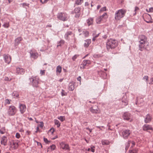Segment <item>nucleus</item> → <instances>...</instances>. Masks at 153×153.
I'll list each match as a JSON object with an SVG mask.
<instances>
[{"mask_svg": "<svg viewBox=\"0 0 153 153\" xmlns=\"http://www.w3.org/2000/svg\"><path fill=\"white\" fill-rule=\"evenodd\" d=\"M102 16L103 18H104V19H106L108 18V16L107 15V14L105 13L102 16Z\"/></svg>", "mask_w": 153, "mask_h": 153, "instance_id": "39", "label": "nucleus"}, {"mask_svg": "<svg viewBox=\"0 0 153 153\" xmlns=\"http://www.w3.org/2000/svg\"><path fill=\"white\" fill-rule=\"evenodd\" d=\"M67 95V93L66 92H65L64 90L63 89H62L61 91V95L62 96H66Z\"/></svg>", "mask_w": 153, "mask_h": 153, "instance_id": "38", "label": "nucleus"}, {"mask_svg": "<svg viewBox=\"0 0 153 153\" xmlns=\"http://www.w3.org/2000/svg\"><path fill=\"white\" fill-rule=\"evenodd\" d=\"M81 80V77L80 76H79L77 78V80L78 81H79L80 82Z\"/></svg>", "mask_w": 153, "mask_h": 153, "instance_id": "61", "label": "nucleus"}, {"mask_svg": "<svg viewBox=\"0 0 153 153\" xmlns=\"http://www.w3.org/2000/svg\"><path fill=\"white\" fill-rule=\"evenodd\" d=\"M3 27H4L8 28L9 27V23L8 22H5L2 25Z\"/></svg>", "mask_w": 153, "mask_h": 153, "instance_id": "30", "label": "nucleus"}, {"mask_svg": "<svg viewBox=\"0 0 153 153\" xmlns=\"http://www.w3.org/2000/svg\"><path fill=\"white\" fill-rule=\"evenodd\" d=\"M22 39V38L21 37H19L16 38L15 40V45H17L20 43V41Z\"/></svg>", "mask_w": 153, "mask_h": 153, "instance_id": "25", "label": "nucleus"}, {"mask_svg": "<svg viewBox=\"0 0 153 153\" xmlns=\"http://www.w3.org/2000/svg\"><path fill=\"white\" fill-rule=\"evenodd\" d=\"M152 118L150 114H148L146 116L144 119V122L146 123H150L152 120Z\"/></svg>", "mask_w": 153, "mask_h": 153, "instance_id": "20", "label": "nucleus"}, {"mask_svg": "<svg viewBox=\"0 0 153 153\" xmlns=\"http://www.w3.org/2000/svg\"><path fill=\"white\" fill-rule=\"evenodd\" d=\"M13 145L15 146V147H14V149H16L18 146V143H17L13 142Z\"/></svg>", "mask_w": 153, "mask_h": 153, "instance_id": "47", "label": "nucleus"}, {"mask_svg": "<svg viewBox=\"0 0 153 153\" xmlns=\"http://www.w3.org/2000/svg\"><path fill=\"white\" fill-rule=\"evenodd\" d=\"M101 143L102 145H108L110 144V142L107 140H102L101 141Z\"/></svg>", "mask_w": 153, "mask_h": 153, "instance_id": "27", "label": "nucleus"}, {"mask_svg": "<svg viewBox=\"0 0 153 153\" xmlns=\"http://www.w3.org/2000/svg\"><path fill=\"white\" fill-rule=\"evenodd\" d=\"M106 10V7H102L100 9V11H105Z\"/></svg>", "mask_w": 153, "mask_h": 153, "instance_id": "52", "label": "nucleus"}, {"mask_svg": "<svg viewBox=\"0 0 153 153\" xmlns=\"http://www.w3.org/2000/svg\"><path fill=\"white\" fill-rule=\"evenodd\" d=\"M50 147L51 149L54 150L56 148V146L54 145H52L50 146Z\"/></svg>", "mask_w": 153, "mask_h": 153, "instance_id": "54", "label": "nucleus"}, {"mask_svg": "<svg viewBox=\"0 0 153 153\" xmlns=\"http://www.w3.org/2000/svg\"><path fill=\"white\" fill-rule=\"evenodd\" d=\"M12 95L13 96L15 97H18L19 95L18 93L16 91H14L13 92L12 94Z\"/></svg>", "mask_w": 153, "mask_h": 153, "instance_id": "36", "label": "nucleus"}, {"mask_svg": "<svg viewBox=\"0 0 153 153\" xmlns=\"http://www.w3.org/2000/svg\"><path fill=\"white\" fill-rule=\"evenodd\" d=\"M138 41L148 42L147 37L143 35H139L138 36Z\"/></svg>", "mask_w": 153, "mask_h": 153, "instance_id": "17", "label": "nucleus"}, {"mask_svg": "<svg viewBox=\"0 0 153 153\" xmlns=\"http://www.w3.org/2000/svg\"><path fill=\"white\" fill-rule=\"evenodd\" d=\"M102 16H100L99 17L100 18V20H101V21H102L103 19H104V18H103L102 17Z\"/></svg>", "mask_w": 153, "mask_h": 153, "instance_id": "62", "label": "nucleus"}, {"mask_svg": "<svg viewBox=\"0 0 153 153\" xmlns=\"http://www.w3.org/2000/svg\"><path fill=\"white\" fill-rule=\"evenodd\" d=\"M148 77L147 76H145L143 78V80H145L146 82H148Z\"/></svg>", "mask_w": 153, "mask_h": 153, "instance_id": "46", "label": "nucleus"}, {"mask_svg": "<svg viewBox=\"0 0 153 153\" xmlns=\"http://www.w3.org/2000/svg\"><path fill=\"white\" fill-rule=\"evenodd\" d=\"M83 2V0H76V4L77 5L81 4Z\"/></svg>", "mask_w": 153, "mask_h": 153, "instance_id": "33", "label": "nucleus"}, {"mask_svg": "<svg viewBox=\"0 0 153 153\" xmlns=\"http://www.w3.org/2000/svg\"><path fill=\"white\" fill-rule=\"evenodd\" d=\"M101 22V21L99 17H98L96 19V22L97 23L100 24Z\"/></svg>", "mask_w": 153, "mask_h": 153, "instance_id": "42", "label": "nucleus"}, {"mask_svg": "<svg viewBox=\"0 0 153 153\" xmlns=\"http://www.w3.org/2000/svg\"><path fill=\"white\" fill-rule=\"evenodd\" d=\"M82 34L86 37H88L89 35V32L87 31L84 30L82 31Z\"/></svg>", "mask_w": 153, "mask_h": 153, "instance_id": "32", "label": "nucleus"}, {"mask_svg": "<svg viewBox=\"0 0 153 153\" xmlns=\"http://www.w3.org/2000/svg\"><path fill=\"white\" fill-rule=\"evenodd\" d=\"M45 73V70H40V74L41 75H44Z\"/></svg>", "mask_w": 153, "mask_h": 153, "instance_id": "43", "label": "nucleus"}, {"mask_svg": "<svg viewBox=\"0 0 153 153\" xmlns=\"http://www.w3.org/2000/svg\"><path fill=\"white\" fill-rule=\"evenodd\" d=\"M5 132V129L4 127H2L0 129V133L1 134H4Z\"/></svg>", "mask_w": 153, "mask_h": 153, "instance_id": "35", "label": "nucleus"}, {"mask_svg": "<svg viewBox=\"0 0 153 153\" xmlns=\"http://www.w3.org/2000/svg\"><path fill=\"white\" fill-rule=\"evenodd\" d=\"M4 58L5 62L8 64L10 63L11 60L10 56L8 54H4Z\"/></svg>", "mask_w": 153, "mask_h": 153, "instance_id": "14", "label": "nucleus"}, {"mask_svg": "<svg viewBox=\"0 0 153 153\" xmlns=\"http://www.w3.org/2000/svg\"><path fill=\"white\" fill-rule=\"evenodd\" d=\"M91 107L90 109V110L92 113L97 114L99 112V108L97 106V103L94 102L93 105H91Z\"/></svg>", "mask_w": 153, "mask_h": 153, "instance_id": "6", "label": "nucleus"}, {"mask_svg": "<svg viewBox=\"0 0 153 153\" xmlns=\"http://www.w3.org/2000/svg\"><path fill=\"white\" fill-rule=\"evenodd\" d=\"M58 119L60 120L61 122L65 120V117L62 116L58 117Z\"/></svg>", "mask_w": 153, "mask_h": 153, "instance_id": "34", "label": "nucleus"}, {"mask_svg": "<svg viewBox=\"0 0 153 153\" xmlns=\"http://www.w3.org/2000/svg\"><path fill=\"white\" fill-rule=\"evenodd\" d=\"M137 149H133L131 150L130 151V153H137Z\"/></svg>", "mask_w": 153, "mask_h": 153, "instance_id": "41", "label": "nucleus"}, {"mask_svg": "<svg viewBox=\"0 0 153 153\" xmlns=\"http://www.w3.org/2000/svg\"><path fill=\"white\" fill-rule=\"evenodd\" d=\"M31 85L33 87L37 88L38 87L39 78L37 76H32L29 78Z\"/></svg>", "mask_w": 153, "mask_h": 153, "instance_id": "3", "label": "nucleus"}, {"mask_svg": "<svg viewBox=\"0 0 153 153\" xmlns=\"http://www.w3.org/2000/svg\"><path fill=\"white\" fill-rule=\"evenodd\" d=\"M150 84H153V78H151L150 79Z\"/></svg>", "mask_w": 153, "mask_h": 153, "instance_id": "60", "label": "nucleus"}, {"mask_svg": "<svg viewBox=\"0 0 153 153\" xmlns=\"http://www.w3.org/2000/svg\"><path fill=\"white\" fill-rule=\"evenodd\" d=\"M94 21V18H89L86 20V22L88 26L93 24Z\"/></svg>", "mask_w": 153, "mask_h": 153, "instance_id": "22", "label": "nucleus"}, {"mask_svg": "<svg viewBox=\"0 0 153 153\" xmlns=\"http://www.w3.org/2000/svg\"><path fill=\"white\" fill-rule=\"evenodd\" d=\"M65 43V41L63 40H61L60 41L58 42V45L57 47H58L59 46H61L63 45Z\"/></svg>", "mask_w": 153, "mask_h": 153, "instance_id": "28", "label": "nucleus"}, {"mask_svg": "<svg viewBox=\"0 0 153 153\" xmlns=\"http://www.w3.org/2000/svg\"><path fill=\"white\" fill-rule=\"evenodd\" d=\"M139 42V50L141 51H143L144 49L147 50L146 47L145 48V44H147V46H148L149 43L148 42H143V41L140 42L138 41Z\"/></svg>", "mask_w": 153, "mask_h": 153, "instance_id": "7", "label": "nucleus"}, {"mask_svg": "<svg viewBox=\"0 0 153 153\" xmlns=\"http://www.w3.org/2000/svg\"><path fill=\"white\" fill-rule=\"evenodd\" d=\"M81 7H77L75 8L73 11H72V14L75 13V17L76 18H79L80 15Z\"/></svg>", "mask_w": 153, "mask_h": 153, "instance_id": "9", "label": "nucleus"}, {"mask_svg": "<svg viewBox=\"0 0 153 153\" xmlns=\"http://www.w3.org/2000/svg\"><path fill=\"white\" fill-rule=\"evenodd\" d=\"M122 102L124 106L127 105L128 104V100L126 93L123 94V96L122 98Z\"/></svg>", "mask_w": 153, "mask_h": 153, "instance_id": "11", "label": "nucleus"}, {"mask_svg": "<svg viewBox=\"0 0 153 153\" xmlns=\"http://www.w3.org/2000/svg\"><path fill=\"white\" fill-rule=\"evenodd\" d=\"M25 72V70L22 68L18 67L16 68V73L18 74H23Z\"/></svg>", "mask_w": 153, "mask_h": 153, "instance_id": "19", "label": "nucleus"}, {"mask_svg": "<svg viewBox=\"0 0 153 153\" xmlns=\"http://www.w3.org/2000/svg\"><path fill=\"white\" fill-rule=\"evenodd\" d=\"M90 64L91 61L90 60H84L80 65V68L83 69L85 68L86 66Z\"/></svg>", "mask_w": 153, "mask_h": 153, "instance_id": "13", "label": "nucleus"}, {"mask_svg": "<svg viewBox=\"0 0 153 153\" xmlns=\"http://www.w3.org/2000/svg\"><path fill=\"white\" fill-rule=\"evenodd\" d=\"M55 130L53 128H51L50 130V131H51V134H53V133L54 131H55Z\"/></svg>", "mask_w": 153, "mask_h": 153, "instance_id": "59", "label": "nucleus"}, {"mask_svg": "<svg viewBox=\"0 0 153 153\" xmlns=\"http://www.w3.org/2000/svg\"><path fill=\"white\" fill-rule=\"evenodd\" d=\"M91 42V39H87L85 41V42L84 44V46L85 48H87L89 46V45Z\"/></svg>", "mask_w": 153, "mask_h": 153, "instance_id": "23", "label": "nucleus"}, {"mask_svg": "<svg viewBox=\"0 0 153 153\" xmlns=\"http://www.w3.org/2000/svg\"><path fill=\"white\" fill-rule=\"evenodd\" d=\"M139 8L138 7H135V10H134V11H135V13L134 14V15H136V11L138 10H139Z\"/></svg>", "mask_w": 153, "mask_h": 153, "instance_id": "50", "label": "nucleus"}, {"mask_svg": "<svg viewBox=\"0 0 153 153\" xmlns=\"http://www.w3.org/2000/svg\"><path fill=\"white\" fill-rule=\"evenodd\" d=\"M123 117L124 120H128L129 122H131L132 120L131 115L128 112H126L123 114Z\"/></svg>", "mask_w": 153, "mask_h": 153, "instance_id": "8", "label": "nucleus"}, {"mask_svg": "<svg viewBox=\"0 0 153 153\" xmlns=\"http://www.w3.org/2000/svg\"><path fill=\"white\" fill-rule=\"evenodd\" d=\"M20 134L19 133H17L16 134V137L17 138L19 139L20 138Z\"/></svg>", "mask_w": 153, "mask_h": 153, "instance_id": "53", "label": "nucleus"}, {"mask_svg": "<svg viewBox=\"0 0 153 153\" xmlns=\"http://www.w3.org/2000/svg\"><path fill=\"white\" fill-rule=\"evenodd\" d=\"M126 11L121 9L116 11L114 15V19L116 21L119 20L125 15Z\"/></svg>", "mask_w": 153, "mask_h": 153, "instance_id": "2", "label": "nucleus"}, {"mask_svg": "<svg viewBox=\"0 0 153 153\" xmlns=\"http://www.w3.org/2000/svg\"><path fill=\"white\" fill-rule=\"evenodd\" d=\"M62 71V67L59 65L58 66L56 67V72L57 73H60Z\"/></svg>", "mask_w": 153, "mask_h": 153, "instance_id": "29", "label": "nucleus"}, {"mask_svg": "<svg viewBox=\"0 0 153 153\" xmlns=\"http://www.w3.org/2000/svg\"><path fill=\"white\" fill-rule=\"evenodd\" d=\"M21 4L22 5V6L24 7V6H28V7H29V4L25 3H23L22 4Z\"/></svg>", "mask_w": 153, "mask_h": 153, "instance_id": "44", "label": "nucleus"}, {"mask_svg": "<svg viewBox=\"0 0 153 153\" xmlns=\"http://www.w3.org/2000/svg\"><path fill=\"white\" fill-rule=\"evenodd\" d=\"M95 31L93 32V36H94L95 38H96L97 37H98V36H99V33L96 35L95 34Z\"/></svg>", "mask_w": 153, "mask_h": 153, "instance_id": "48", "label": "nucleus"}, {"mask_svg": "<svg viewBox=\"0 0 153 153\" xmlns=\"http://www.w3.org/2000/svg\"><path fill=\"white\" fill-rule=\"evenodd\" d=\"M38 126H40L41 128H42L43 126V123L42 122H40V124Z\"/></svg>", "mask_w": 153, "mask_h": 153, "instance_id": "58", "label": "nucleus"}, {"mask_svg": "<svg viewBox=\"0 0 153 153\" xmlns=\"http://www.w3.org/2000/svg\"><path fill=\"white\" fill-rule=\"evenodd\" d=\"M147 11L148 12H153V7H152L149 8L148 10H147Z\"/></svg>", "mask_w": 153, "mask_h": 153, "instance_id": "45", "label": "nucleus"}, {"mask_svg": "<svg viewBox=\"0 0 153 153\" xmlns=\"http://www.w3.org/2000/svg\"><path fill=\"white\" fill-rule=\"evenodd\" d=\"M130 141H129L128 142L126 145V150L128 149V147H129Z\"/></svg>", "mask_w": 153, "mask_h": 153, "instance_id": "49", "label": "nucleus"}, {"mask_svg": "<svg viewBox=\"0 0 153 153\" xmlns=\"http://www.w3.org/2000/svg\"><path fill=\"white\" fill-rule=\"evenodd\" d=\"M5 104H9L10 103V102L8 99H7L5 100Z\"/></svg>", "mask_w": 153, "mask_h": 153, "instance_id": "51", "label": "nucleus"}, {"mask_svg": "<svg viewBox=\"0 0 153 153\" xmlns=\"http://www.w3.org/2000/svg\"><path fill=\"white\" fill-rule=\"evenodd\" d=\"M78 56V55H75L72 57V59L73 60L75 61Z\"/></svg>", "mask_w": 153, "mask_h": 153, "instance_id": "40", "label": "nucleus"}, {"mask_svg": "<svg viewBox=\"0 0 153 153\" xmlns=\"http://www.w3.org/2000/svg\"><path fill=\"white\" fill-rule=\"evenodd\" d=\"M19 108L21 113L23 114L26 111V106L25 105L23 104H19Z\"/></svg>", "mask_w": 153, "mask_h": 153, "instance_id": "15", "label": "nucleus"}, {"mask_svg": "<svg viewBox=\"0 0 153 153\" xmlns=\"http://www.w3.org/2000/svg\"><path fill=\"white\" fill-rule=\"evenodd\" d=\"M131 133V132L129 130H124L122 132V137L125 139H127Z\"/></svg>", "mask_w": 153, "mask_h": 153, "instance_id": "10", "label": "nucleus"}, {"mask_svg": "<svg viewBox=\"0 0 153 153\" xmlns=\"http://www.w3.org/2000/svg\"><path fill=\"white\" fill-rule=\"evenodd\" d=\"M57 138H58V136L56 135V136H55L54 137L52 138V140H54Z\"/></svg>", "mask_w": 153, "mask_h": 153, "instance_id": "63", "label": "nucleus"}, {"mask_svg": "<svg viewBox=\"0 0 153 153\" xmlns=\"http://www.w3.org/2000/svg\"><path fill=\"white\" fill-rule=\"evenodd\" d=\"M75 88L74 85L72 83H70L68 85V89L69 91H73Z\"/></svg>", "mask_w": 153, "mask_h": 153, "instance_id": "26", "label": "nucleus"}, {"mask_svg": "<svg viewBox=\"0 0 153 153\" xmlns=\"http://www.w3.org/2000/svg\"><path fill=\"white\" fill-rule=\"evenodd\" d=\"M143 130L144 131H147L148 130H152L153 128L151 125L147 124H145L143 126Z\"/></svg>", "mask_w": 153, "mask_h": 153, "instance_id": "21", "label": "nucleus"}, {"mask_svg": "<svg viewBox=\"0 0 153 153\" xmlns=\"http://www.w3.org/2000/svg\"><path fill=\"white\" fill-rule=\"evenodd\" d=\"M60 145L63 149L68 150H70V147L68 144H65L64 142H62L60 144Z\"/></svg>", "mask_w": 153, "mask_h": 153, "instance_id": "16", "label": "nucleus"}, {"mask_svg": "<svg viewBox=\"0 0 153 153\" xmlns=\"http://www.w3.org/2000/svg\"><path fill=\"white\" fill-rule=\"evenodd\" d=\"M74 35L73 32L71 31H68L66 32L65 35V39L67 40H69V36H71Z\"/></svg>", "mask_w": 153, "mask_h": 153, "instance_id": "18", "label": "nucleus"}, {"mask_svg": "<svg viewBox=\"0 0 153 153\" xmlns=\"http://www.w3.org/2000/svg\"><path fill=\"white\" fill-rule=\"evenodd\" d=\"M146 17L148 18V19H150L151 20L152 19L151 17V16L150 15H149L148 14H147L146 15Z\"/></svg>", "mask_w": 153, "mask_h": 153, "instance_id": "56", "label": "nucleus"}, {"mask_svg": "<svg viewBox=\"0 0 153 153\" xmlns=\"http://www.w3.org/2000/svg\"><path fill=\"white\" fill-rule=\"evenodd\" d=\"M7 138L5 136H3L1 139V144L5 146L7 145Z\"/></svg>", "mask_w": 153, "mask_h": 153, "instance_id": "24", "label": "nucleus"}, {"mask_svg": "<svg viewBox=\"0 0 153 153\" xmlns=\"http://www.w3.org/2000/svg\"><path fill=\"white\" fill-rule=\"evenodd\" d=\"M57 17L58 19L63 21H66L68 19V14L65 13H58L57 15Z\"/></svg>", "mask_w": 153, "mask_h": 153, "instance_id": "4", "label": "nucleus"}, {"mask_svg": "<svg viewBox=\"0 0 153 153\" xmlns=\"http://www.w3.org/2000/svg\"><path fill=\"white\" fill-rule=\"evenodd\" d=\"M31 57L34 59L37 58L38 56V54L37 52L34 49L30 50L29 52Z\"/></svg>", "mask_w": 153, "mask_h": 153, "instance_id": "12", "label": "nucleus"}, {"mask_svg": "<svg viewBox=\"0 0 153 153\" xmlns=\"http://www.w3.org/2000/svg\"><path fill=\"white\" fill-rule=\"evenodd\" d=\"M17 111L16 107L13 105H11L9 107L7 110V114L10 116H14Z\"/></svg>", "mask_w": 153, "mask_h": 153, "instance_id": "5", "label": "nucleus"}, {"mask_svg": "<svg viewBox=\"0 0 153 153\" xmlns=\"http://www.w3.org/2000/svg\"><path fill=\"white\" fill-rule=\"evenodd\" d=\"M54 123L55 125H57V128H59L60 127V123L58 120H55Z\"/></svg>", "mask_w": 153, "mask_h": 153, "instance_id": "31", "label": "nucleus"}, {"mask_svg": "<svg viewBox=\"0 0 153 153\" xmlns=\"http://www.w3.org/2000/svg\"><path fill=\"white\" fill-rule=\"evenodd\" d=\"M90 148L91 149V151L93 152H95V146H94L91 145L90 146Z\"/></svg>", "mask_w": 153, "mask_h": 153, "instance_id": "37", "label": "nucleus"}, {"mask_svg": "<svg viewBox=\"0 0 153 153\" xmlns=\"http://www.w3.org/2000/svg\"><path fill=\"white\" fill-rule=\"evenodd\" d=\"M89 5V4L88 2H85V6H88Z\"/></svg>", "mask_w": 153, "mask_h": 153, "instance_id": "64", "label": "nucleus"}, {"mask_svg": "<svg viewBox=\"0 0 153 153\" xmlns=\"http://www.w3.org/2000/svg\"><path fill=\"white\" fill-rule=\"evenodd\" d=\"M43 139L44 141L46 143H48L50 142L46 138H44Z\"/></svg>", "mask_w": 153, "mask_h": 153, "instance_id": "55", "label": "nucleus"}, {"mask_svg": "<svg viewBox=\"0 0 153 153\" xmlns=\"http://www.w3.org/2000/svg\"><path fill=\"white\" fill-rule=\"evenodd\" d=\"M118 45L117 41L116 39H110L108 40L106 43V48L108 51L113 49L116 48Z\"/></svg>", "mask_w": 153, "mask_h": 153, "instance_id": "1", "label": "nucleus"}, {"mask_svg": "<svg viewBox=\"0 0 153 153\" xmlns=\"http://www.w3.org/2000/svg\"><path fill=\"white\" fill-rule=\"evenodd\" d=\"M145 21L146 22L148 23H152L153 22V19L152 20V19H151V20H149V21H146V20H145Z\"/></svg>", "mask_w": 153, "mask_h": 153, "instance_id": "57", "label": "nucleus"}]
</instances>
